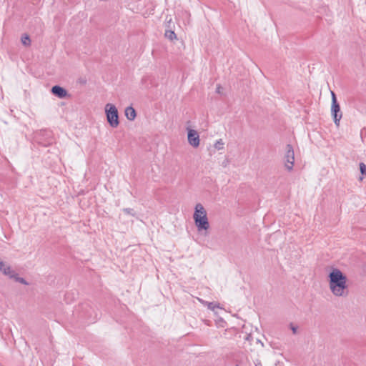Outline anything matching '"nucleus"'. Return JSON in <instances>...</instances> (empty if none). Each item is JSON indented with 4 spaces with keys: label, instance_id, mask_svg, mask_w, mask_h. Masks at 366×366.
<instances>
[{
    "label": "nucleus",
    "instance_id": "1",
    "mask_svg": "<svg viewBox=\"0 0 366 366\" xmlns=\"http://www.w3.org/2000/svg\"><path fill=\"white\" fill-rule=\"evenodd\" d=\"M327 283L330 294L335 298H346L350 294V281L345 272L330 267L327 272Z\"/></svg>",
    "mask_w": 366,
    "mask_h": 366
},
{
    "label": "nucleus",
    "instance_id": "2",
    "mask_svg": "<svg viewBox=\"0 0 366 366\" xmlns=\"http://www.w3.org/2000/svg\"><path fill=\"white\" fill-rule=\"evenodd\" d=\"M192 219L197 232L201 235H207L210 229V223L207 210L202 204L197 203L194 205Z\"/></svg>",
    "mask_w": 366,
    "mask_h": 366
},
{
    "label": "nucleus",
    "instance_id": "3",
    "mask_svg": "<svg viewBox=\"0 0 366 366\" xmlns=\"http://www.w3.org/2000/svg\"><path fill=\"white\" fill-rule=\"evenodd\" d=\"M104 112L109 126L112 128H117L120 122L117 106L114 103L107 102L104 107Z\"/></svg>",
    "mask_w": 366,
    "mask_h": 366
},
{
    "label": "nucleus",
    "instance_id": "4",
    "mask_svg": "<svg viewBox=\"0 0 366 366\" xmlns=\"http://www.w3.org/2000/svg\"><path fill=\"white\" fill-rule=\"evenodd\" d=\"M0 272L16 282L25 285H28L27 282L23 277H20L7 262L1 259L0 260Z\"/></svg>",
    "mask_w": 366,
    "mask_h": 366
},
{
    "label": "nucleus",
    "instance_id": "5",
    "mask_svg": "<svg viewBox=\"0 0 366 366\" xmlns=\"http://www.w3.org/2000/svg\"><path fill=\"white\" fill-rule=\"evenodd\" d=\"M295 162V151L292 145L287 144L285 147V154L283 157L284 169L287 172H292L294 170Z\"/></svg>",
    "mask_w": 366,
    "mask_h": 366
},
{
    "label": "nucleus",
    "instance_id": "6",
    "mask_svg": "<svg viewBox=\"0 0 366 366\" xmlns=\"http://www.w3.org/2000/svg\"><path fill=\"white\" fill-rule=\"evenodd\" d=\"M164 38L172 44L177 43L180 39L176 32V23L174 20L170 18L166 26L164 33Z\"/></svg>",
    "mask_w": 366,
    "mask_h": 366
},
{
    "label": "nucleus",
    "instance_id": "7",
    "mask_svg": "<svg viewBox=\"0 0 366 366\" xmlns=\"http://www.w3.org/2000/svg\"><path fill=\"white\" fill-rule=\"evenodd\" d=\"M187 139L189 145L194 149H197L201 144L199 132L192 127L186 128Z\"/></svg>",
    "mask_w": 366,
    "mask_h": 366
},
{
    "label": "nucleus",
    "instance_id": "8",
    "mask_svg": "<svg viewBox=\"0 0 366 366\" xmlns=\"http://www.w3.org/2000/svg\"><path fill=\"white\" fill-rule=\"evenodd\" d=\"M332 96V105L331 112L333 115L335 124L337 127L340 126V119L342 118V113L340 112V107L337 102L335 94L333 92H331Z\"/></svg>",
    "mask_w": 366,
    "mask_h": 366
},
{
    "label": "nucleus",
    "instance_id": "9",
    "mask_svg": "<svg viewBox=\"0 0 366 366\" xmlns=\"http://www.w3.org/2000/svg\"><path fill=\"white\" fill-rule=\"evenodd\" d=\"M51 92L54 95L58 97L59 98H66L69 96L67 91L59 86H54L51 88Z\"/></svg>",
    "mask_w": 366,
    "mask_h": 366
},
{
    "label": "nucleus",
    "instance_id": "10",
    "mask_svg": "<svg viewBox=\"0 0 366 366\" xmlns=\"http://www.w3.org/2000/svg\"><path fill=\"white\" fill-rule=\"evenodd\" d=\"M124 116L130 122L134 121L137 117V112L132 106H128L124 109Z\"/></svg>",
    "mask_w": 366,
    "mask_h": 366
},
{
    "label": "nucleus",
    "instance_id": "11",
    "mask_svg": "<svg viewBox=\"0 0 366 366\" xmlns=\"http://www.w3.org/2000/svg\"><path fill=\"white\" fill-rule=\"evenodd\" d=\"M225 143L223 139H219L214 142L213 147L217 151H220L224 149Z\"/></svg>",
    "mask_w": 366,
    "mask_h": 366
},
{
    "label": "nucleus",
    "instance_id": "12",
    "mask_svg": "<svg viewBox=\"0 0 366 366\" xmlns=\"http://www.w3.org/2000/svg\"><path fill=\"white\" fill-rule=\"evenodd\" d=\"M359 169L361 173V175L359 177V181L362 182L366 176V165L364 163H360L359 164Z\"/></svg>",
    "mask_w": 366,
    "mask_h": 366
},
{
    "label": "nucleus",
    "instance_id": "13",
    "mask_svg": "<svg viewBox=\"0 0 366 366\" xmlns=\"http://www.w3.org/2000/svg\"><path fill=\"white\" fill-rule=\"evenodd\" d=\"M21 44L24 46H29L30 44H31V39H30V37L29 36V35L27 34H24L21 37Z\"/></svg>",
    "mask_w": 366,
    "mask_h": 366
},
{
    "label": "nucleus",
    "instance_id": "14",
    "mask_svg": "<svg viewBox=\"0 0 366 366\" xmlns=\"http://www.w3.org/2000/svg\"><path fill=\"white\" fill-rule=\"evenodd\" d=\"M224 90H225V89L222 85H221V84L216 85L215 92L217 94H224Z\"/></svg>",
    "mask_w": 366,
    "mask_h": 366
},
{
    "label": "nucleus",
    "instance_id": "15",
    "mask_svg": "<svg viewBox=\"0 0 366 366\" xmlns=\"http://www.w3.org/2000/svg\"><path fill=\"white\" fill-rule=\"evenodd\" d=\"M290 328L292 330L293 334H297V332H298V327L297 326L291 324L290 325Z\"/></svg>",
    "mask_w": 366,
    "mask_h": 366
}]
</instances>
